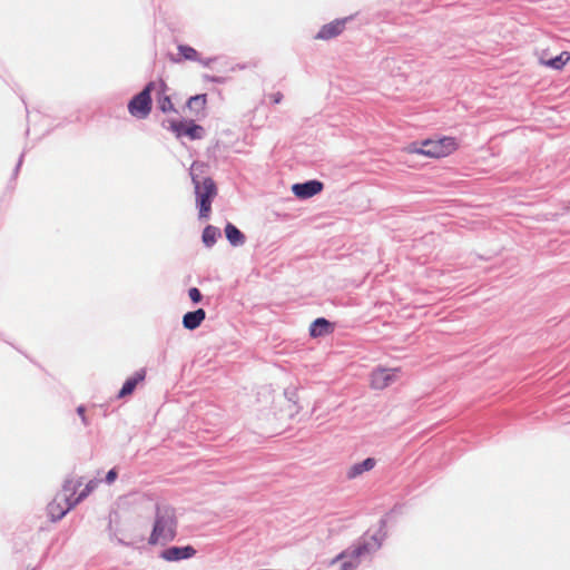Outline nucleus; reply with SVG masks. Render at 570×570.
<instances>
[{
	"label": "nucleus",
	"mask_w": 570,
	"mask_h": 570,
	"mask_svg": "<svg viewBox=\"0 0 570 570\" xmlns=\"http://www.w3.org/2000/svg\"><path fill=\"white\" fill-rule=\"evenodd\" d=\"M386 523L387 519L385 517L382 518L376 532L373 534L365 533L357 543L338 553L331 561V564L341 562V570H355L358 567L361 558L371 556L381 549L386 537Z\"/></svg>",
	"instance_id": "f257e3e1"
},
{
	"label": "nucleus",
	"mask_w": 570,
	"mask_h": 570,
	"mask_svg": "<svg viewBox=\"0 0 570 570\" xmlns=\"http://www.w3.org/2000/svg\"><path fill=\"white\" fill-rule=\"evenodd\" d=\"M177 525L178 521L175 508L166 503H157L148 543L150 546H165L174 541L177 535Z\"/></svg>",
	"instance_id": "f03ea898"
},
{
	"label": "nucleus",
	"mask_w": 570,
	"mask_h": 570,
	"mask_svg": "<svg viewBox=\"0 0 570 570\" xmlns=\"http://www.w3.org/2000/svg\"><path fill=\"white\" fill-rule=\"evenodd\" d=\"M194 166H191L190 177L195 188L196 203L199 209V218H207L212 210V203L217 195V187L213 178L204 177L199 179L194 173Z\"/></svg>",
	"instance_id": "7ed1b4c3"
},
{
	"label": "nucleus",
	"mask_w": 570,
	"mask_h": 570,
	"mask_svg": "<svg viewBox=\"0 0 570 570\" xmlns=\"http://www.w3.org/2000/svg\"><path fill=\"white\" fill-rule=\"evenodd\" d=\"M155 82L149 81L145 85L141 91L134 95L127 104V109L130 116L136 119H146L153 109L151 94L155 90Z\"/></svg>",
	"instance_id": "20e7f679"
},
{
	"label": "nucleus",
	"mask_w": 570,
	"mask_h": 570,
	"mask_svg": "<svg viewBox=\"0 0 570 570\" xmlns=\"http://www.w3.org/2000/svg\"><path fill=\"white\" fill-rule=\"evenodd\" d=\"M169 129L177 138L188 137L190 140H199L205 137L204 127L193 119L170 120Z\"/></svg>",
	"instance_id": "39448f33"
},
{
	"label": "nucleus",
	"mask_w": 570,
	"mask_h": 570,
	"mask_svg": "<svg viewBox=\"0 0 570 570\" xmlns=\"http://www.w3.org/2000/svg\"><path fill=\"white\" fill-rule=\"evenodd\" d=\"M75 505L68 495H57L47 507L51 521L61 520Z\"/></svg>",
	"instance_id": "423d86ee"
},
{
	"label": "nucleus",
	"mask_w": 570,
	"mask_h": 570,
	"mask_svg": "<svg viewBox=\"0 0 570 570\" xmlns=\"http://www.w3.org/2000/svg\"><path fill=\"white\" fill-rule=\"evenodd\" d=\"M400 373V368H376L371 374V385L375 390H383L392 384L397 374Z\"/></svg>",
	"instance_id": "0eeeda50"
},
{
	"label": "nucleus",
	"mask_w": 570,
	"mask_h": 570,
	"mask_svg": "<svg viewBox=\"0 0 570 570\" xmlns=\"http://www.w3.org/2000/svg\"><path fill=\"white\" fill-rule=\"evenodd\" d=\"M323 183L317 179H309L304 183L292 185V193L299 199H308L323 190Z\"/></svg>",
	"instance_id": "6e6552de"
},
{
	"label": "nucleus",
	"mask_w": 570,
	"mask_h": 570,
	"mask_svg": "<svg viewBox=\"0 0 570 570\" xmlns=\"http://www.w3.org/2000/svg\"><path fill=\"white\" fill-rule=\"evenodd\" d=\"M352 17H346L342 19H335L330 23L324 24L318 32L315 35V39L318 40H331L340 36L345 29L346 22L350 21Z\"/></svg>",
	"instance_id": "1a4fd4ad"
},
{
	"label": "nucleus",
	"mask_w": 570,
	"mask_h": 570,
	"mask_svg": "<svg viewBox=\"0 0 570 570\" xmlns=\"http://www.w3.org/2000/svg\"><path fill=\"white\" fill-rule=\"evenodd\" d=\"M196 554V549L193 546H173L161 551L160 557L169 562L186 560Z\"/></svg>",
	"instance_id": "9d476101"
},
{
	"label": "nucleus",
	"mask_w": 570,
	"mask_h": 570,
	"mask_svg": "<svg viewBox=\"0 0 570 570\" xmlns=\"http://www.w3.org/2000/svg\"><path fill=\"white\" fill-rule=\"evenodd\" d=\"M145 376H146V372L144 368L135 372V374L132 376L128 377L124 382L121 389L118 392V397L122 399V397H126V396L132 394L134 391L136 390L137 385L145 380Z\"/></svg>",
	"instance_id": "9b49d317"
},
{
	"label": "nucleus",
	"mask_w": 570,
	"mask_h": 570,
	"mask_svg": "<svg viewBox=\"0 0 570 570\" xmlns=\"http://www.w3.org/2000/svg\"><path fill=\"white\" fill-rule=\"evenodd\" d=\"M205 317L206 312L203 308H197L185 313L181 323L186 330L194 331L200 326Z\"/></svg>",
	"instance_id": "f8f14e48"
},
{
	"label": "nucleus",
	"mask_w": 570,
	"mask_h": 570,
	"mask_svg": "<svg viewBox=\"0 0 570 570\" xmlns=\"http://www.w3.org/2000/svg\"><path fill=\"white\" fill-rule=\"evenodd\" d=\"M440 148L441 147L439 146L436 140L426 139L422 141L420 148L414 147L412 150L428 157L440 158L444 157V151L441 150Z\"/></svg>",
	"instance_id": "ddd939ff"
},
{
	"label": "nucleus",
	"mask_w": 570,
	"mask_h": 570,
	"mask_svg": "<svg viewBox=\"0 0 570 570\" xmlns=\"http://www.w3.org/2000/svg\"><path fill=\"white\" fill-rule=\"evenodd\" d=\"M206 104H207V95L206 94H198V95L189 97V99L186 102V107L197 118H200V117L205 116Z\"/></svg>",
	"instance_id": "4468645a"
},
{
	"label": "nucleus",
	"mask_w": 570,
	"mask_h": 570,
	"mask_svg": "<svg viewBox=\"0 0 570 570\" xmlns=\"http://www.w3.org/2000/svg\"><path fill=\"white\" fill-rule=\"evenodd\" d=\"M167 85L164 81H160V91L157 96V107L158 109L164 112H177L170 97L166 95Z\"/></svg>",
	"instance_id": "2eb2a0df"
},
{
	"label": "nucleus",
	"mask_w": 570,
	"mask_h": 570,
	"mask_svg": "<svg viewBox=\"0 0 570 570\" xmlns=\"http://www.w3.org/2000/svg\"><path fill=\"white\" fill-rule=\"evenodd\" d=\"M376 464V461L374 458H366L362 462L353 464L348 471H347V478L348 479H355L362 473L372 470Z\"/></svg>",
	"instance_id": "dca6fc26"
},
{
	"label": "nucleus",
	"mask_w": 570,
	"mask_h": 570,
	"mask_svg": "<svg viewBox=\"0 0 570 570\" xmlns=\"http://www.w3.org/2000/svg\"><path fill=\"white\" fill-rule=\"evenodd\" d=\"M225 236L233 246H240L245 243V235L232 223L226 224Z\"/></svg>",
	"instance_id": "f3484780"
},
{
	"label": "nucleus",
	"mask_w": 570,
	"mask_h": 570,
	"mask_svg": "<svg viewBox=\"0 0 570 570\" xmlns=\"http://www.w3.org/2000/svg\"><path fill=\"white\" fill-rule=\"evenodd\" d=\"M331 322L324 317H318L312 322L309 326V335L312 337L323 336L330 332Z\"/></svg>",
	"instance_id": "a211bd4d"
},
{
	"label": "nucleus",
	"mask_w": 570,
	"mask_h": 570,
	"mask_svg": "<svg viewBox=\"0 0 570 570\" xmlns=\"http://www.w3.org/2000/svg\"><path fill=\"white\" fill-rule=\"evenodd\" d=\"M220 229L213 226L207 225L202 234V240L206 247H212L217 242V238L220 237Z\"/></svg>",
	"instance_id": "6ab92c4d"
},
{
	"label": "nucleus",
	"mask_w": 570,
	"mask_h": 570,
	"mask_svg": "<svg viewBox=\"0 0 570 570\" xmlns=\"http://www.w3.org/2000/svg\"><path fill=\"white\" fill-rule=\"evenodd\" d=\"M570 60V53L569 52H561L560 55L553 57V58H550L548 60H541V63L551 68V69H554V70H560L563 68V66Z\"/></svg>",
	"instance_id": "aec40b11"
},
{
	"label": "nucleus",
	"mask_w": 570,
	"mask_h": 570,
	"mask_svg": "<svg viewBox=\"0 0 570 570\" xmlns=\"http://www.w3.org/2000/svg\"><path fill=\"white\" fill-rule=\"evenodd\" d=\"M82 482L80 479L75 480L73 478H67L62 484V494L68 495L70 499H75V494L79 487H81Z\"/></svg>",
	"instance_id": "412c9836"
},
{
	"label": "nucleus",
	"mask_w": 570,
	"mask_h": 570,
	"mask_svg": "<svg viewBox=\"0 0 570 570\" xmlns=\"http://www.w3.org/2000/svg\"><path fill=\"white\" fill-rule=\"evenodd\" d=\"M177 50H178L179 55L181 56V58L185 60L200 61L199 52L195 48H193L188 45H178Z\"/></svg>",
	"instance_id": "4be33fe9"
},
{
	"label": "nucleus",
	"mask_w": 570,
	"mask_h": 570,
	"mask_svg": "<svg viewBox=\"0 0 570 570\" xmlns=\"http://www.w3.org/2000/svg\"><path fill=\"white\" fill-rule=\"evenodd\" d=\"M436 141L439 146L442 147L440 149L444 151V157L451 154L456 147L455 140L452 137H442Z\"/></svg>",
	"instance_id": "5701e85b"
},
{
	"label": "nucleus",
	"mask_w": 570,
	"mask_h": 570,
	"mask_svg": "<svg viewBox=\"0 0 570 570\" xmlns=\"http://www.w3.org/2000/svg\"><path fill=\"white\" fill-rule=\"evenodd\" d=\"M95 488V483L94 481H90L89 483L86 484L85 489L81 490L79 492V494L75 498V499H71V502L73 503V505L76 507L77 504H79L82 500H85L90 493L91 491L94 490Z\"/></svg>",
	"instance_id": "b1692460"
},
{
	"label": "nucleus",
	"mask_w": 570,
	"mask_h": 570,
	"mask_svg": "<svg viewBox=\"0 0 570 570\" xmlns=\"http://www.w3.org/2000/svg\"><path fill=\"white\" fill-rule=\"evenodd\" d=\"M188 296L194 304H198L203 299V294L197 287H190L188 289Z\"/></svg>",
	"instance_id": "393cba45"
},
{
	"label": "nucleus",
	"mask_w": 570,
	"mask_h": 570,
	"mask_svg": "<svg viewBox=\"0 0 570 570\" xmlns=\"http://www.w3.org/2000/svg\"><path fill=\"white\" fill-rule=\"evenodd\" d=\"M76 411H77V414L79 415L82 424L85 426L89 425L88 419L86 416V407L83 405H79Z\"/></svg>",
	"instance_id": "a878e982"
},
{
	"label": "nucleus",
	"mask_w": 570,
	"mask_h": 570,
	"mask_svg": "<svg viewBox=\"0 0 570 570\" xmlns=\"http://www.w3.org/2000/svg\"><path fill=\"white\" fill-rule=\"evenodd\" d=\"M117 476H118V473H117L116 469H111L107 472L105 481H106V483L111 484L116 481Z\"/></svg>",
	"instance_id": "bb28decb"
},
{
	"label": "nucleus",
	"mask_w": 570,
	"mask_h": 570,
	"mask_svg": "<svg viewBox=\"0 0 570 570\" xmlns=\"http://www.w3.org/2000/svg\"><path fill=\"white\" fill-rule=\"evenodd\" d=\"M204 79L206 81H209V82H213V83H219V85L225 82V78L224 77H219V76L204 75Z\"/></svg>",
	"instance_id": "cd10ccee"
},
{
	"label": "nucleus",
	"mask_w": 570,
	"mask_h": 570,
	"mask_svg": "<svg viewBox=\"0 0 570 570\" xmlns=\"http://www.w3.org/2000/svg\"><path fill=\"white\" fill-rule=\"evenodd\" d=\"M271 100L274 102V104H279L283 99V94L277 91V92H274L269 96Z\"/></svg>",
	"instance_id": "c85d7f7f"
},
{
	"label": "nucleus",
	"mask_w": 570,
	"mask_h": 570,
	"mask_svg": "<svg viewBox=\"0 0 570 570\" xmlns=\"http://www.w3.org/2000/svg\"><path fill=\"white\" fill-rule=\"evenodd\" d=\"M215 59H216V58H213V57H210V58H206V59H202V58H200V61H198V62H199V63H202L204 67H209V66H210V63H212L213 61H215Z\"/></svg>",
	"instance_id": "c756f323"
},
{
	"label": "nucleus",
	"mask_w": 570,
	"mask_h": 570,
	"mask_svg": "<svg viewBox=\"0 0 570 570\" xmlns=\"http://www.w3.org/2000/svg\"><path fill=\"white\" fill-rule=\"evenodd\" d=\"M295 391H289V390H285V396L289 400V401H294V397H295Z\"/></svg>",
	"instance_id": "7c9ffc66"
},
{
	"label": "nucleus",
	"mask_w": 570,
	"mask_h": 570,
	"mask_svg": "<svg viewBox=\"0 0 570 570\" xmlns=\"http://www.w3.org/2000/svg\"><path fill=\"white\" fill-rule=\"evenodd\" d=\"M22 159H23V154H21V155H20V158H19V160H18V164H17V166H16V168H14V175H17V174H18V171H19V169H20V167H21V165H22Z\"/></svg>",
	"instance_id": "2f4dec72"
},
{
	"label": "nucleus",
	"mask_w": 570,
	"mask_h": 570,
	"mask_svg": "<svg viewBox=\"0 0 570 570\" xmlns=\"http://www.w3.org/2000/svg\"><path fill=\"white\" fill-rule=\"evenodd\" d=\"M118 542H119L120 544H126L121 539H118Z\"/></svg>",
	"instance_id": "473e14b6"
}]
</instances>
